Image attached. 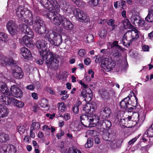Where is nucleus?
<instances>
[{
    "instance_id": "obj_1",
    "label": "nucleus",
    "mask_w": 153,
    "mask_h": 153,
    "mask_svg": "<svg viewBox=\"0 0 153 153\" xmlns=\"http://www.w3.org/2000/svg\"><path fill=\"white\" fill-rule=\"evenodd\" d=\"M36 46L38 48L41 55V57L43 60H45L47 65H51L53 62L58 64L59 61L56 58V55L52 52L47 48L43 50L45 47V45L43 40H38L35 44Z\"/></svg>"
},
{
    "instance_id": "obj_2",
    "label": "nucleus",
    "mask_w": 153,
    "mask_h": 153,
    "mask_svg": "<svg viewBox=\"0 0 153 153\" xmlns=\"http://www.w3.org/2000/svg\"><path fill=\"white\" fill-rule=\"evenodd\" d=\"M0 91L3 94L9 96H13L16 98H21L22 96V92L15 85L11 87L9 90L6 83L0 81Z\"/></svg>"
},
{
    "instance_id": "obj_3",
    "label": "nucleus",
    "mask_w": 153,
    "mask_h": 153,
    "mask_svg": "<svg viewBox=\"0 0 153 153\" xmlns=\"http://www.w3.org/2000/svg\"><path fill=\"white\" fill-rule=\"evenodd\" d=\"M35 22L33 27V29L36 32L41 34L45 38H47L49 35V30L46 28L43 21L41 20L37 15L34 16Z\"/></svg>"
},
{
    "instance_id": "obj_4",
    "label": "nucleus",
    "mask_w": 153,
    "mask_h": 153,
    "mask_svg": "<svg viewBox=\"0 0 153 153\" xmlns=\"http://www.w3.org/2000/svg\"><path fill=\"white\" fill-rule=\"evenodd\" d=\"M48 3L49 5L48 7L45 6L43 4H41L44 7L49 10V11H43V15L46 16L50 19H53V17H55L56 16L60 10V6L59 4L57 3Z\"/></svg>"
},
{
    "instance_id": "obj_5",
    "label": "nucleus",
    "mask_w": 153,
    "mask_h": 153,
    "mask_svg": "<svg viewBox=\"0 0 153 153\" xmlns=\"http://www.w3.org/2000/svg\"><path fill=\"white\" fill-rule=\"evenodd\" d=\"M47 38L48 41L52 45L55 46H59L62 43V35L56 32L50 33Z\"/></svg>"
},
{
    "instance_id": "obj_6",
    "label": "nucleus",
    "mask_w": 153,
    "mask_h": 153,
    "mask_svg": "<svg viewBox=\"0 0 153 153\" xmlns=\"http://www.w3.org/2000/svg\"><path fill=\"white\" fill-rule=\"evenodd\" d=\"M21 6H19L16 10V13L19 18L21 20L28 19L33 17L32 13L27 8L21 9Z\"/></svg>"
},
{
    "instance_id": "obj_7",
    "label": "nucleus",
    "mask_w": 153,
    "mask_h": 153,
    "mask_svg": "<svg viewBox=\"0 0 153 153\" xmlns=\"http://www.w3.org/2000/svg\"><path fill=\"white\" fill-rule=\"evenodd\" d=\"M73 13L76 18L83 23L87 22L89 21L87 14L79 8H75L73 10Z\"/></svg>"
},
{
    "instance_id": "obj_8",
    "label": "nucleus",
    "mask_w": 153,
    "mask_h": 153,
    "mask_svg": "<svg viewBox=\"0 0 153 153\" xmlns=\"http://www.w3.org/2000/svg\"><path fill=\"white\" fill-rule=\"evenodd\" d=\"M131 116L132 117L133 119H131L129 120L131 121L130 125L132 126L130 128L136 127L137 128H138L144 121V119L143 120L142 118L140 120L142 117L141 114H137Z\"/></svg>"
},
{
    "instance_id": "obj_9",
    "label": "nucleus",
    "mask_w": 153,
    "mask_h": 153,
    "mask_svg": "<svg viewBox=\"0 0 153 153\" xmlns=\"http://www.w3.org/2000/svg\"><path fill=\"white\" fill-rule=\"evenodd\" d=\"M115 62L111 59L104 58L102 62L101 67L107 71L111 70L115 66Z\"/></svg>"
},
{
    "instance_id": "obj_10",
    "label": "nucleus",
    "mask_w": 153,
    "mask_h": 153,
    "mask_svg": "<svg viewBox=\"0 0 153 153\" xmlns=\"http://www.w3.org/2000/svg\"><path fill=\"white\" fill-rule=\"evenodd\" d=\"M60 8L61 7L62 10H63L64 12L67 13L69 14L73 13V10L75 9L74 6H70L69 4L64 0H60L59 3Z\"/></svg>"
},
{
    "instance_id": "obj_11",
    "label": "nucleus",
    "mask_w": 153,
    "mask_h": 153,
    "mask_svg": "<svg viewBox=\"0 0 153 153\" xmlns=\"http://www.w3.org/2000/svg\"><path fill=\"white\" fill-rule=\"evenodd\" d=\"M33 36L27 35L24 36L22 39H19V42L22 45L24 44L27 47L33 49L34 46L32 41Z\"/></svg>"
},
{
    "instance_id": "obj_12",
    "label": "nucleus",
    "mask_w": 153,
    "mask_h": 153,
    "mask_svg": "<svg viewBox=\"0 0 153 153\" xmlns=\"http://www.w3.org/2000/svg\"><path fill=\"white\" fill-rule=\"evenodd\" d=\"M111 111L108 106H102L100 108V117L102 119H108L110 117Z\"/></svg>"
},
{
    "instance_id": "obj_13",
    "label": "nucleus",
    "mask_w": 153,
    "mask_h": 153,
    "mask_svg": "<svg viewBox=\"0 0 153 153\" xmlns=\"http://www.w3.org/2000/svg\"><path fill=\"white\" fill-rule=\"evenodd\" d=\"M91 117H88V115L82 113L79 118L81 124L85 127H89L90 123H94L92 121H93V120H91Z\"/></svg>"
},
{
    "instance_id": "obj_14",
    "label": "nucleus",
    "mask_w": 153,
    "mask_h": 153,
    "mask_svg": "<svg viewBox=\"0 0 153 153\" xmlns=\"http://www.w3.org/2000/svg\"><path fill=\"white\" fill-rule=\"evenodd\" d=\"M13 75L16 79H21L24 76V73L21 68L16 65L12 68Z\"/></svg>"
},
{
    "instance_id": "obj_15",
    "label": "nucleus",
    "mask_w": 153,
    "mask_h": 153,
    "mask_svg": "<svg viewBox=\"0 0 153 153\" xmlns=\"http://www.w3.org/2000/svg\"><path fill=\"white\" fill-rule=\"evenodd\" d=\"M95 107L90 103H87L84 105L82 108V111L85 112V115H87L91 114L95 111Z\"/></svg>"
},
{
    "instance_id": "obj_16",
    "label": "nucleus",
    "mask_w": 153,
    "mask_h": 153,
    "mask_svg": "<svg viewBox=\"0 0 153 153\" xmlns=\"http://www.w3.org/2000/svg\"><path fill=\"white\" fill-rule=\"evenodd\" d=\"M63 22H62V26L67 30H70L73 29L74 27L73 24L67 18L65 17Z\"/></svg>"
},
{
    "instance_id": "obj_17",
    "label": "nucleus",
    "mask_w": 153,
    "mask_h": 153,
    "mask_svg": "<svg viewBox=\"0 0 153 153\" xmlns=\"http://www.w3.org/2000/svg\"><path fill=\"white\" fill-rule=\"evenodd\" d=\"M2 150L1 151L3 153H16L17 151L15 146L12 145L4 146L2 148Z\"/></svg>"
},
{
    "instance_id": "obj_18",
    "label": "nucleus",
    "mask_w": 153,
    "mask_h": 153,
    "mask_svg": "<svg viewBox=\"0 0 153 153\" xmlns=\"http://www.w3.org/2000/svg\"><path fill=\"white\" fill-rule=\"evenodd\" d=\"M21 52L25 59H29L32 57L31 53L30 51L25 47H23L21 49Z\"/></svg>"
},
{
    "instance_id": "obj_19",
    "label": "nucleus",
    "mask_w": 153,
    "mask_h": 153,
    "mask_svg": "<svg viewBox=\"0 0 153 153\" xmlns=\"http://www.w3.org/2000/svg\"><path fill=\"white\" fill-rule=\"evenodd\" d=\"M132 119V117L128 116L127 118H122L120 119V123L121 125L126 128H129L131 127L132 126L130 125L131 121L129 120Z\"/></svg>"
},
{
    "instance_id": "obj_20",
    "label": "nucleus",
    "mask_w": 153,
    "mask_h": 153,
    "mask_svg": "<svg viewBox=\"0 0 153 153\" xmlns=\"http://www.w3.org/2000/svg\"><path fill=\"white\" fill-rule=\"evenodd\" d=\"M65 17L59 14V16H56L55 17L53 18L52 22L56 26L62 25V22H63Z\"/></svg>"
},
{
    "instance_id": "obj_21",
    "label": "nucleus",
    "mask_w": 153,
    "mask_h": 153,
    "mask_svg": "<svg viewBox=\"0 0 153 153\" xmlns=\"http://www.w3.org/2000/svg\"><path fill=\"white\" fill-rule=\"evenodd\" d=\"M129 99L128 98H125L120 102L119 105L121 108L125 110L128 109V106L130 105Z\"/></svg>"
},
{
    "instance_id": "obj_22",
    "label": "nucleus",
    "mask_w": 153,
    "mask_h": 153,
    "mask_svg": "<svg viewBox=\"0 0 153 153\" xmlns=\"http://www.w3.org/2000/svg\"><path fill=\"white\" fill-rule=\"evenodd\" d=\"M101 128L104 129H109L111 126V122L107 120H104L101 121L100 123Z\"/></svg>"
},
{
    "instance_id": "obj_23",
    "label": "nucleus",
    "mask_w": 153,
    "mask_h": 153,
    "mask_svg": "<svg viewBox=\"0 0 153 153\" xmlns=\"http://www.w3.org/2000/svg\"><path fill=\"white\" fill-rule=\"evenodd\" d=\"M9 112V109L5 106L0 105V117L3 118L7 117Z\"/></svg>"
},
{
    "instance_id": "obj_24",
    "label": "nucleus",
    "mask_w": 153,
    "mask_h": 153,
    "mask_svg": "<svg viewBox=\"0 0 153 153\" xmlns=\"http://www.w3.org/2000/svg\"><path fill=\"white\" fill-rule=\"evenodd\" d=\"M100 95L102 99L105 101L109 99L110 96L109 94L107 91L104 89H101L99 91Z\"/></svg>"
},
{
    "instance_id": "obj_25",
    "label": "nucleus",
    "mask_w": 153,
    "mask_h": 153,
    "mask_svg": "<svg viewBox=\"0 0 153 153\" xmlns=\"http://www.w3.org/2000/svg\"><path fill=\"white\" fill-rule=\"evenodd\" d=\"M125 3V1L123 0H120L117 1L114 3V7L116 9H117L118 7L121 8L125 9L126 7Z\"/></svg>"
},
{
    "instance_id": "obj_26",
    "label": "nucleus",
    "mask_w": 153,
    "mask_h": 153,
    "mask_svg": "<svg viewBox=\"0 0 153 153\" xmlns=\"http://www.w3.org/2000/svg\"><path fill=\"white\" fill-rule=\"evenodd\" d=\"M40 4H43L46 7H48V3H55L57 2L56 0H37Z\"/></svg>"
},
{
    "instance_id": "obj_27",
    "label": "nucleus",
    "mask_w": 153,
    "mask_h": 153,
    "mask_svg": "<svg viewBox=\"0 0 153 153\" xmlns=\"http://www.w3.org/2000/svg\"><path fill=\"white\" fill-rule=\"evenodd\" d=\"M130 39H128L126 36V34H125L122 39V42L124 46L128 47L131 44H132L133 41H131V39L129 40Z\"/></svg>"
},
{
    "instance_id": "obj_28",
    "label": "nucleus",
    "mask_w": 153,
    "mask_h": 153,
    "mask_svg": "<svg viewBox=\"0 0 153 153\" xmlns=\"http://www.w3.org/2000/svg\"><path fill=\"white\" fill-rule=\"evenodd\" d=\"M115 20L113 19H111L107 20L106 22L108 26H111V28L110 29L111 31L114 30L117 27V25L115 24Z\"/></svg>"
},
{
    "instance_id": "obj_29",
    "label": "nucleus",
    "mask_w": 153,
    "mask_h": 153,
    "mask_svg": "<svg viewBox=\"0 0 153 153\" xmlns=\"http://www.w3.org/2000/svg\"><path fill=\"white\" fill-rule=\"evenodd\" d=\"M4 61L6 65L12 66V68L16 65V63L14 62L12 58L7 59V57H4Z\"/></svg>"
},
{
    "instance_id": "obj_30",
    "label": "nucleus",
    "mask_w": 153,
    "mask_h": 153,
    "mask_svg": "<svg viewBox=\"0 0 153 153\" xmlns=\"http://www.w3.org/2000/svg\"><path fill=\"white\" fill-rule=\"evenodd\" d=\"M149 136V143H151L152 141L151 140V139L150 137H153V123H152L151 126H150L148 129V131L146 134Z\"/></svg>"
},
{
    "instance_id": "obj_31",
    "label": "nucleus",
    "mask_w": 153,
    "mask_h": 153,
    "mask_svg": "<svg viewBox=\"0 0 153 153\" xmlns=\"http://www.w3.org/2000/svg\"><path fill=\"white\" fill-rule=\"evenodd\" d=\"M112 134L109 132L104 134L102 135L103 139L106 141L111 142L112 140V138L111 137Z\"/></svg>"
},
{
    "instance_id": "obj_32",
    "label": "nucleus",
    "mask_w": 153,
    "mask_h": 153,
    "mask_svg": "<svg viewBox=\"0 0 153 153\" xmlns=\"http://www.w3.org/2000/svg\"><path fill=\"white\" fill-rule=\"evenodd\" d=\"M1 143H6L9 140L10 137L8 134L4 132L1 133Z\"/></svg>"
},
{
    "instance_id": "obj_33",
    "label": "nucleus",
    "mask_w": 153,
    "mask_h": 153,
    "mask_svg": "<svg viewBox=\"0 0 153 153\" xmlns=\"http://www.w3.org/2000/svg\"><path fill=\"white\" fill-rule=\"evenodd\" d=\"M111 46V48H115L116 49H119L121 51L124 49L123 48L118 45V42L117 41H115L112 43Z\"/></svg>"
},
{
    "instance_id": "obj_34",
    "label": "nucleus",
    "mask_w": 153,
    "mask_h": 153,
    "mask_svg": "<svg viewBox=\"0 0 153 153\" xmlns=\"http://www.w3.org/2000/svg\"><path fill=\"white\" fill-rule=\"evenodd\" d=\"M124 27L125 29H131L133 26L128 19H126L123 22Z\"/></svg>"
},
{
    "instance_id": "obj_35",
    "label": "nucleus",
    "mask_w": 153,
    "mask_h": 153,
    "mask_svg": "<svg viewBox=\"0 0 153 153\" xmlns=\"http://www.w3.org/2000/svg\"><path fill=\"white\" fill-rule=\"evenodd\" d=\"M82 104V102L80 101H78L77 102L74 104L72 108L73 112L75 114L78 113L79 112V107Z\"/></svg>"
},
{
    "instance_id": "obj_36",
    "label": "nucleus",
    "mask_w": 153,
    "mask_h": 153,
    "mask_svg": "<svg viewBox=\"0 0 153 153\" xmlns=\"http://www.w3.org/2000/svg\"><path fill=\"white\" fill-rule=\"evenodd\" d=\"M85 37V42L87 43H90L94 41V37L93 35L91 34H88L86 35L84 37Z\"/></svg>"
},
{
    "instance_id": "obj_37",
    "label": "nucleus",
    "mask_w": 153,
    "mask_h": 153,
    "mask_svg": "<svg viewBox=\"0 0 153 153\" xmlns=\"http://www.w3.org/2000/svg\"><path fill=\"white\" fill-rule=\"evenodd\" d=\"M6 100H7V104L8 105H14L15 102L16 101V100L12 97H10L7 96L5 97Z\"/></svg>"
},
{
    "instance_id": "obj_38",
    "label": "nucleus",
    "mask_w": 153,
    "mask_h": 153,
    "mask_svg": "<svg viewBox=\"0 0 153 153\" xmlns=\"http://www.w3.org/2000/svg\"><path fill=\"white\" fill-rule=\"evenodd\" d=\"M94 144L93 140L91 137L87 139V142L85 145V147L86 148H90L92 147Z\"/></svg>"
},
{
    "instance_id": "obj_39",
    "label": "nucleus",
    "mask_w": 153,
    "mask_h": 153,
    "mask_svg": "<svg viewBox=\"0 0 153 153\" xmlns=\"http://www.w3.org/2000/svg\"><path fill=\"white\" fill-rule=\"evenodd\" d=\"M59 110L62 112H64L66 111L67 108L63 102H59L58 103Z\"/></svg>"
},
{
    "instance_id": "obj_40",
    "label": "nucleus",
    "mask_w": 153,
    "mask_h": 153,
    "mask_svg": "<svg viewBox=\"0 0 153 153\" xmlns=\"http://www.w3.org/2000/svg\"><path fill=\"white\" fill-rule=\"evenodd\" d=\"M34 120H32V123L31 124L30 129L32 130H35V129H38L40 127V125L38 122H34Z\"/></svg>"
},
{
    "instance_id": "obj_41",
    "label": "nucleus",
    "mask_w": 153,
    "mask_h": 153,
    "mask_svg": "<svg viewBox=\"0 0 153 153\" xmlns=\"http://www.w3.org/2000/svg\"><path fill=\"white\" fill-rule=\"evenodd\" d=\"M33 17H32L31 18H29L28 19H24L21 20L23 22H24L26 24L30 26L33 25V27L34 23H33Z\"/></svg>"
},
{
    "instance_id": "obj_42",
    "label": "nucleus",
    "mask_w": 153,
    "mask_h": 153,
    "mask_svg": "<svg viewBox=\"0 0 153 153\" xmlns=\"http://www.w3.org/2000/svg\"><path fill=\"white\" fill-rule=\"evenodd\" d=\"M40 107L45 108L48 107V100L46 99H42L39 102Z\"/></svg>"
},
{
    "instance_id": "obj_43",
    "label": "nucleus",
    "mask_w": 153,
    "mask_h": 153,
    "mask_svg": "<svg viewBox=\"0 0 153 153\" xmlns=\"http://www.w3.org/2000/svg\"><path fill=\"white\" fill-rule=\"evenodd\" d=\"M91 120H93V121H92V122H93L94 123H90V127H92L95 126H96L97 125V124H98L100 122V118L98 117H97V118L94 119L92 117H91Z\"/></svg>"
},
{
    "instance_id": "obj_44",
    "label": "nucleus",
    "mask_w": 153,
    "mask_h": 153,
    "mask_svg": "<svg viewBox=\"0 0 153 153\" xmlns=\"http://www.w3.org/2000/svg\"><path fill=\"white\" fill-rule=\"evenodd\" d=\"M107 33L106 30L104 28L100 29L99 32V34L101 38L105 39V38Z\"/></svg>"
},
{
    "instance_id": "obj_45",
    "label": "nucleus",
    "mask_w": 153,
    "mask_h": 153,
    "mask_svg": "<svg viewBox=\"0 0 153 153\" xmlns=\"http://www.w3.org/2000/svg\"><path fill=\"white\" fill-rule=\"evenodd\" d=\"M88 93L87 94L86 96L85 97V98H86L85 99L86 100L87 99V101H90L92 99V92L90 88H88Z\"/></svg>"
},
{
    "instance_id": "obj_46",
    "label": "nucleus",
    "mask_w": 153,
    "mask_h": 153,
    "mask_svg": "<svg viewBox=\"0 0 153 153\" xmlns=\"http://www.w3.org/2000/svg\"><path fill=\"white\" fill-rule=\"evenodd\" d=\"M17 25L15 22L13 20H10L8 22L6 25L7 28L10 27H17Z\"/></svg>"
},
{
    "instance_id": "obj_47",
    "label": "nucleus",
    "mask_w": 153,
    "mask_h": 153,
    "mask_svg": "<svg viewBox=\"0 0 153 153\" xmlns=\"http://www.w3.org/2000/svg\"><path fill=\"white\" fill-rule=\"evenodd\" d=\"M141 18L137 15L133 16L131 18V21H134V24H136L137 25L140 22Z\"/></svg>"
},
{
    "instance_id": "obj_48",
    "label": "nucleus",
    "mask_w": 153,
    "mask_h": 153,
    "mask_svg": "<svg viewBox=\"0 0 153 153\" xmlns=\"http://www.w3.org/2000/svg\"><path fill=\"white\" fill-rule=\"evenodd\" d=\"M17 27H10L9 28H7V30L9 33L12 36L15 35L17 33Z\"/></svg>"
},
{
    "instance_id": "obj_49",
    "label": "nucleus",
    "mask_w": 153,
    "mask_h": 153,
    "mask_svg": "<svg viewBox=\"0 0 153 153\" xmlns=\"http://www.w3.org/2000/svg\"><path fill=\"white\" fill-rule=\"evenodd\" d=\"M25 34L31 36H34V33L30 27L28 25L26 30L25 31Z\"/></svg>"
},
{
    "instance_id": "obj_50",
    "label": "nucleus",
    "mask_w": 153,
    "mask_h": 153,
    "mask_svg": "<svg viewBox=\"0 0 153 153\" xmlns=\"http://www.w3.org/2000/svg\"><path fill=\"white\" fill-rule=\"evenodd\" d=\"M8 37L7 35L3 32L0 33V40L6 42L7 40Z\"/></svg>"
},
{
    "instance_id": "obj_51",
    "label": "nucleus",
    "mask_w": 153,
    "mask_h": 153,
    "mask_svg": "<svg viewBox=\"0 0 153 153\" xmlns=\"http://www.w3.org/2000/svg\"><path fill=\"white\" fill-rule=\"evenodd\" d=\"M27 26V25L24 23H22L21 25H20L19 28L22 33L25 34V31L26 30Z\"/></svg>"
},
{
    "instance_id": "obj_52",
    "label": "nucleus",
    "mask_w": 153,
    "mask_h": 153,
    "mask_svg": "<svg viewBox=\"0 0 153 153\" xmlns=\"http://www.w3.org/2000/svg\"><path fill=\"white\" fill-rule=\"evenodd\" d=\"M25 105L24 103L21 101H19L16 100V101L15 102L14 105L16 106L18 108H21L23 107Z\"/></svg>"
},
{
    "instance_id": "obj_53",
    "label": "nucleus",
    "mask_w": 153,
    "mask_h": 153,
    "mask_svg": "<svg viewBox=\"0 0 153 153\" xmlns=\"http://www.w3.org/2000/svg\"><path fill=\"white\" fill-rule=\"evenodd\" d=\"M146 20L148 22H153V15L149 13L147 16L145 18Z\"/></svg>"
},
{
    "instance_id": "obj_54",
    "label": "nucleus",
    "mask_w": 153,
    "mask_h": 153,
    "mask_svg": "<svg viewBox=\"0 0 153 153\" xmlns=\"http://www.w3.org/2000/svg\"><path fill=\"white\" fill-rule=\"evenodd\" d=\"M59 115H60L59 117L63 118L64 120L65 121H67L70 118V114H69L68 113H65L64 116L60 114H59Z\"/></svg>"
},
{
    "instance_id": "obj_55",
    "label": "nucleus",
    "mask_w": 153,
    "mask_h": 153,
    "mask_svg": "<svg viewBox=\"0 0 153 153\" xmlns=\"http://www.w3.org/2000/svg\"><path fill=\"white\" fill-rule=\"evenodd\" d=\"M25 127L23 125L21 126L18 128V131L19 133L22 134H23L25 131Z\"/></svg>"
},
{
    "instance_id": "obj_56",
    "label": "nucleus",
    "mask_w": 153,
    "mask_h": 153,
    "mask_svg": "<svg viewBox=\"0 0 153 153\" xmlns=\"http://www.w3.org/2000/svg\"><path fill=\"white\" fill-rule=\"evenodd\" d=\"M138 33V31L137 29L135 30L134 31V33L135 34V36L134 35V37L131 39V41H133L134 40L136 41L139 37V34L137 33Z\"/></svg>"
},
{
    "instance_id": "obj_57",
    "label": "nucleus",
    "mask_w": 153,
    "mask_h": 153,
    "mask_svg": "<svg viewBox=\"0 0 153 153\" xmlns=\"http://www.w3.org/2000/svg\"><path fill=\"white\" fill-rule=\"evenodd\" d=\"M121 56V54L117 49H116L115 52L113 54V56L116 59L118 58Z\"/></svg>"
},
{
    "instance_id": "obj_58",
    "label": "nucleus",
    "mask_w": 153,
    "mask_h": 153,
    "mask_svg": "<svg viewBox=\"0 0 153 153\" xmlns=\"http://www.w3.org/2000/svg\"><path fill=\"white\" fill-rule=\"evenodd\" d=\"M78 54L81 57L84 56L86 54L85 50L82 49H80L78 51Z\"/></svg>"
},
{
    "instance_id": "obj_59",
    "label": "nucleus",
    "mask_w": 153,
    "mask_h": 153,
    "mask_svg": "<svg viewBox=\"0 0 153 153\" xmlns=\"http://www.w3.org/2000/svg\"><path fill=\"white\" fill-rule=\"evenodd\" d=\"M88 132L89 134L92 137H94L97 136L98 134V132L96 131L93 130H89Z\"/></svg>"
},
{
    "instance_id": "obj_60",
    "label": "nucleus",
    "mask_w": 153,
    "mask_h": 153,
    "mask_svg": "<svg viewBox=\"0 0 153 153\" xmlns=\"http://www.w3.org/2000/svg\"><path fill=\"white\" fill-rule=\"evenodd\" d=\"M64 132L62 130V129H61L60 130V133H57L56 135V136L57 138V139H60L62 137L64 136Z\"/></svg>"
},
{
    "instance_id": "obj_61",
    "label": "nucleus",
    "mask_w": 153,
    "mask_h": 153,
    "mask_svg": "<svg viewBox=\"0 0 153 153\" xmlns=\"http://www.w3.org/2000/svg\"><path fill=\"white\" fill-rule=\"evenodd\" d=\"M126 34V36L128 39H130L129 40L131 39V38L132 39L133 37H134V35H133V33L131 32H128V33H125Z\"/></svg>"
},
{
    "instance_id": "obj_62",
    "label": "nucleus",
    "mask_w": 153,
    "mask_h": 153,
    "mask_svg": "<svg viewBox=\"0 0 153 153\" xmlns=\"http://www.w3.org/2000/svg\"><path fill=\"white\" fill-rule=\"evenodd\" d=\"M99 1L100 0H91L89 2L91 3L93 6L95 7L98 5Z\"/></svg>"
},
{
    "instance_id": "obj_63",
    "label": "nucleus",
    "mask_w": 153,
    "mask_h": 153,
    "mask_svg": "<svg viewBox=\"0 0 153 153\" xmlns=\"http://www.w3.org/2000/svg\"><path fill=\"white\" fill-rule=\"evenodd\" d=\"M88 91L86 89H84L81 91V96L85 98L87 94L88 93Z\"/></svg>"
},
{
    "instance_id": "obj_64",
    "label": "nucleus",
    "mask_w": 153,
    "mask_h": 153,
    "mask_svg": "<svg viewBox=\"0 0 153 153\" xmlns=\"http://www.w3.org/2000/svg\"><path fill=\"white\" fill-rule=\"evenodd\" d=\"M104 59V58L102 57H99L98 58L97 57L95 60V62L97 63H100L101 62V65L102 62V61H103Z\"/></svg>"
}]
</instances>
